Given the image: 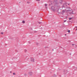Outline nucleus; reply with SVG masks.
<instances>
[{"mask_svg": "<svg viewBox=\"0 0 77 77\" xmlns=\"http://www.w3.org/2000/svg\"><path fill=\"white\" fill-rule=\"evenodd\" d=\"M15 74H15V73H13V75H15Z\"/></svg>", "mask_w": 77, "mask_h": 77, "instance_id": "9", "label": "nucleus"}, {"mask_svg": "<svg viewBox=\"0 0 77 77\" xmlns=\"http://www.w3.org/2000/svg\"><path fill=\"white\" fill-rule=\"evenodd\" d=\"M26 75V74H25V75Z\"/></svg>", "mask_w": 77, "mask_h": 77, "instance_id": "15", "label": "nucleus"}, {"mask_svg": "<svg viewBox=\"0 0 77 77\" xmlns=\"http://www.w3.org/2000/svg\"><path fill=\"white\" fill-rule=\"evenodd\" d=\"M68 5H69V4Z\"/></svg>", "mask_w": 77, "mask_h": 77, "instance_id": "21", "label": "nucleus"}, {"mask_svg": "<svg viewBox=\"0 0 77 77\" xmlns=\"http://www.w3.org/2000/svg\"><path fill=\"white\" fill-rule=\"evenodd\" d=\"M68 32L69 33H70V30H68Z\"/></svg>", "mask_w": 77, "mask_h": 77, "instance_id": "8", "label": "nucleus"}, {"mask_svg": "<svg viewBox=\"0 0 77 77\" xmlns=\"http://www.w3.org/2000/svg\"><path fill=\"white\" fill-rule=\"evenodd\" d=\"M10 72L11 73V72Z\"/></svg>", "mask_w": 77, "mask_h": 77, "instance_id": "19", "label": "nucleus"}, {"mask_svg": "<svg viewBox=\"0 0 77 77\" xmlns=\"http://www.w3.org/2000/svg\"><path fill=\"white\" fill-rule=\"evenodd\" d=\"M64 22H65V21Z\"/></svg>", "mask_w": 77, "mask_h": 77, "instance_id": "23", "label": "nucleus"}, {"mask_svg": "<svg viewBox=\"0 0 77 77\" xmlns=\"http://www.w3.org/2000/svg\"><path fill=\"white\" fill-rule=\"evenodd\" d=\"M69 11H70V10H63L62 12H65L66 11V12H68Z\"/></svg>", "mask_w": 77, "mask_h": 77, "instance_id": "2", "label": "nucleus"}, {"mask_svg": "<svg viewBox=\"0 0 77 77\" xmlns=\"http://www.w3.org/2000/svg\"><path fill=\"white\" fill-rule=\"evenodd\" d=\"M72 12H73V11H72Z\"/></svg>", "mask_w": 77, "mask_h": 77, "instance_id": "18", "label": "nucleus"}, {"mask_svg": "<svg viewBox=\"0 0 77 77\" xmlns=\"http://www.w3.org/2000/svg\"><path fill=\"white\" fill-rule=\"evenodd\" d=\"M36 1H37V2H39V1H40V0H36Z\"/></svg>", "mask_w": 77, "mask_h": 77, "instance_id": "10", "label": "nucleus"}, {"mask_svg": "<svg viewBox=\"0 0 77 77\" xmlns=\"http://www.w3.org/2000/svg\"><path fill=\"white\" fill-rule=\"evenodd\" d=\"M66 34H65V36H66Z\"/></svg>", "mask_w": 77, "mask_h": 77, "instance_id": "17", "label": "nucleus"}, {"mask_svg": "<svg viewBox=\"0 0 77 77\" xmlns=\"http://www.w3.org/2000/svg\"><path fill=\"white\" fill-rule=\"evenodd\" d=\"M75 27H76L77 28L75 30H77V26H75Z\"/></svg>", "mask_w": 77, "mask_h": 77, "instance_id": "12", "label": "nucleus"}, {"mask_svg": "<svg viewBox=\"0 0 77 77\" xmlns=\"http://www.w3.org/2000/svg\"><path fill=\"white\" fill-rule=\"evenodd\" d=\"M69 20H72V18L71 17V18H69Z\"/></svg>", "mask_w": 77, "mask_h": 77, "instance_id": "5", "label": "nucleus"}, {"mask_svg": "<svg viewBox=\"0 0 77 77\" xmlns=\"http://www.w3.org/2000/svg\"><path fill=\"white\" fill-rule=\"evenodd\" d=\"M39 24H40V23H39Z\"/></svg>", "mask_w": 77, "mask_h": 77, "instance_id": "20", "label": "nucleus"}, {"mask_svg": "<svg viewBox=\"0 0 77 77\" xmlns=\"http://www.w3.org/2000/svg\"><path fill=\"white\" fill-rule=\"evenodd\" d=\"M51 9L53 11H55L56 10V9H55V7L54 6H52Z\"/></svg>", "mask_w": 77, "mask_h": 77, "instance_id": "1", "label": "nucleus"}, {"mask_svg": "<svg viewBox=\"0 0 77 77\" xmlns=\"http://www.w3.org/2000/svg\"><path fill=\"white\" fill-rule=\"evenodd\" d=\"M72 14H74V13H72Z\"/></svg>", "mask_w": 77, "mask_h": 77, "instance_id": "16", "label": "nucleus"}, {"mask_svg": "<svg viewBox=\"0 0 77 77\" xmlns=\"http://www.w3.org/2000/svg\"><path fill=\"white\" fill-rule=\"evenodd\" d=\"M22 23H23V24H24V23H25V22H24V21H23Z\"/></svg>", "mask_w": 77, "mask_h": 77, "instance_id": "6", "label": "nucleus"}, {"mask_svg": "<svg viewBox=\"0 0 77 77\" xmlns=\"http://www.w3.org/2000/svg\"><path fill=\"white\" fill-rule=\"evenodd\" d=\"M27 3H29V2H27Z\"/></svg>", "mask_w": 77, "mask_h": 77, "instance_id": "14", "label": "nucleus"}, {"mask_svg": "<svg viewBox=\"0 0 77 77\" xmlns=\"http://www.w3.org/2000/svg\"><path fill=\"white\" fill-rule=\"evenodd\" d=\"M72 46H73V45H74V44H72Z\"/></svg>", "mask_w": 77, "mask_h": 77, "instance_id": "13", "label": "nucleus"}, {"mask_svg": "<svg viewBox=\"0 0 77 77\" xmlns=\"http://www.w3.org/2000/svg\"><path fill=\"white\" fill-rule=\"evenodd\" d=\"M24 51L25 53H26L27 52V50L26 49H25Z\"/></svg>", "mask_w": 77, "mask_h": 77, "instance_id": "4", "label": "nucleus"}, {"mask_svg": "<svg viewBox=\"0 0 77 77\" xmlns=\"http://www.w3.org/2000/svg\"><path fill=\"white\" fill-rule=\"evenodd\" d=\"M53 50H54L53 49Z\"/></svg>", "mask_w": 77, "mask_h": 77, "instance_id": "22", "label": "nucleus"}, {"mask_svg": "<svg viewBox=\"0 0 77 77\" xmlns=\"http://www.w3.org/2000/svg\"><path fill=\"white\" fill-rule=\"evenodd\" d=\"M31 61H32L33 62H35V60H34V59H32L31 60Z\"/></svg>", "mask_w": 77, "mask_h": 77, "instance_id": "3", "label": "nucleus"}, {"mask_svg": "<svg viewBox=\"0 0 77 77\" xmlns=\"http://www.w3.org/2000/svg\"><path fill=\"white\" fill-rule=\"evenodd\" d=\"M1 34H2V35H3V32H1Z\"/></svg>", "mask_w": 77, "mask_h": 77, "instance_id": "7", "label": "nucleus"}, {"mask_svg": "<svg viewBox=\"0 0 77 77\" xmlns=\"http://www.w3.org/2000/svg\"><path fill=\"white\" fill-rule=\"evenodd\" d=\"M47 6V4H45V6Z\"/></svg>", "mask_w": 77, "mask_h": 77, "instance_id": "11", "label": "nucleus"}]
</instances>
